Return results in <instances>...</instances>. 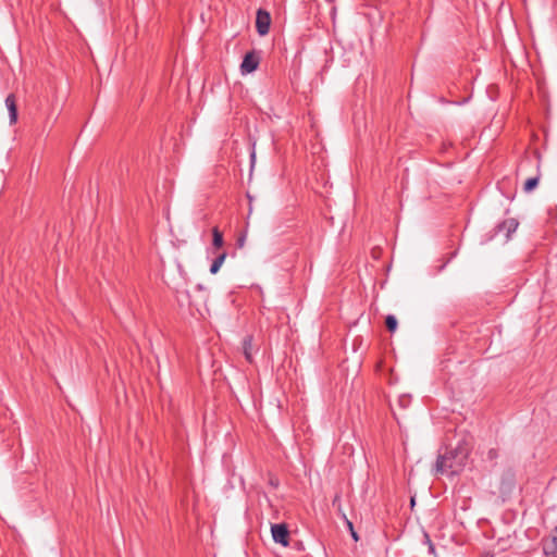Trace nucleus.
I'll use <instances>...</instances> for the list:
<instances>
[{"label":"nucleus","mask_w":557,"mask_h":557,"mask_svg":"<svg viewBox=\"0 0 557 557\" xmlns=\"http://www.w3.org/2000/svg\"><path fill=\"white\" fill-rule=\"evenodd\" d=\"M271 16L270 13L259 9L256 17V28L260 36H265L270 30Z\"/></svg>","instance_id":"nucleus-3"},{"label":"nucleus","mask_w":557,"mask_h":557,"mask_svg":"<svg viewBox=\"0 0 557 557\" xmlns=\"http://www.w3.org/2000/svg\"><path fill=\"white\" fill-rule=\"evenodd\" d=\"M398 401H399V405L405 408L409 405L410 398L408 396L404 395V396L399 397Z\"/></svg>","instance_id":"nucleus-14"},{"label":"nucleus","mask_w":557,"mask_h":557,"mask_svg":"<svg viewBox=\"0 0 557 557\" xmlns=\"http://www.w3.org/2000/svg\"><path fill=\"white\" fill-rule=\"evenodd\" d=\"M226 256H227V253L225 251L216 255V257L214 258V260L212 261L211 267H210L211 274H216L220 271L221 267L223 265V263L226 259Z\"/></svg>","instance_id":"nucleus-10"},{"label":"nucleus","mask_w":557,"mask_h":557,"mask_svg":"<svg viewBox=\"0 0 557 557\" xmlns=\"http://www.w3.org/2000/svg\"><path fill=\"white\" fill-rule=\"evenodd\" d=\"M537 184H539L537 177H530L525 181L523 189H524V191L529 193V191L533 190L537 186Z\"/></svg>","instance_id":"nucleus-13"},{"label":"nucleus","mask_w":557,"mask_h":557,"mask_svg":"<svg viewBox=\"0 0 557 557\" xmlns=\"http://www.w3.org/2000/svg\"><path fill=\"white\" fill-rule=\"evenodd\" d=\"M5 107L9 111L10 124H14L17 121V107L14 95L10 94L5 98Z\"/></svg>","instance_id":"nucleus-6"},{"label":"nucleus","mask_w":557,"mask_h":557,"mask_svg":"<svg viewBox=\"0 0 557 557\" xmlns=\"http://www.w3.org/2000/svg\"><path fill=\"white\" fill-rule=\"evenodd\" d=\"M338 511L342 518L344 519V522L347 529L349 530L351 537L354 539V541L357 542L359 540L358 533L355 531L352 522L347 518L346 513L342 510L341 504H338Z\"/></svg>","instance_id":"nucleus-11"},{"label":"nucleus","mask_w":557,"mask_h":557,"mask_svg":"<svg viewBox=\"0 0 557 557\" xmlns=\"http://www.w3.org/2000/svg\"><path fill=\"white\" fill-rule=\"evenodd\" d=\"M243 350H244V356H245L246 360L248 362H252L255 350H253V346H252V337L251 336H246L243 339Z\"/></svg>","instance_id":"nucleus-8"},{"label":"nucleus","mask_w":557,"mask_h":557,"mask_svg":"<svg viewBox=\"0 0 557 557\" xmlns=\"http://www.w3.org/2000/svg\"><path fill=\"white\" fill-rule=\"evenodd\" d=\"M425 539H426V542L429 543V546H430V550H433L434 547H433V544L431 543L430 539L428 535H425Z\"/></svg>","instance_id":"nucleus-16"},{"label":"nucleus","mask_w":557,"mask_h":557,"mask_svg":"<svg viewBox=\"0 0 557 557\" xmlns=\"http://www.w3.org/2000/svg\"><path fill=\"white\" fill-rule=\"evenodd\" d=\"M339 503V495H336L334 500H333V505L336 506V504Z\"/></svg>","instance_id":"nucleus-17"},{"label":"nucleus","mask_w":557,"mask_h":557,"mask_svg":"<svg viewBox=\"0 0 557 557\" xmlns=\"http://www.w3.org/2000/svg\"><path fill=\"white\" fill-rule=\"evenodd\" d=\"M197 289L200 290V292H203L205 287L201 284H199V285H197Z\"/></svg>","instance_id":"nucleus-19"},{"label":"nucleus","mask_w":557,"mask_h":557,"mask_svg":"<svg viewBox=\"0 0 557 557\" xmlns=\"http://www.w3.org/2000/svg\"><path fill=\"white\" fill-rule=\"evenodd\" d=\"M250 159H251V163H253V162H255V159H256V153H255V151H252V152H251V154H250Z\"/></svg>","instance_id":"nucleus-18"},{"label":"nucleus","mask_w":557,"mask_h":557,"mask_svg":"<svg viewBox=\"0 0 557 557\" xmlns=\"http://www.w3.org/2000/svg\"><path fill=\"white\" fill-rule=\"evenodd\" d=\"M543 549L545 555L557 557V527L554 529L550 539L544 542Z\"/></svg>","instance_id":"nucleus-5"},{"label":"nucleus","mask_w":557,"mask_h":557,"mask_svg":"<svg viewBox=\"0 0 557 557\" xmlns=\"http://www.w3.org/2000/svg\"><path fill=\"white\" fill-rule=\"evenodd\" d=\"M519 223L517 222V220L515 219H508V220H505L503 223H500L498 225V230L500 232H506V236L507 238L510 237V235L516 232L517 227H518Z\"/></svg>","instance_id":"nucleus-7"},{"label":"nucleus","mask_w":557,"mask_h":557,"mask_svg":"<svg viewBox=\"0 0 557 557\" xmlns=\"http://www.w3.org/2000/svg\"><path fill=\"white\" fill-rule=\"evenodd\" d=\"M386 327L389 332H395L397 330V319L395 315L389 314L385 320Z\"/></svg>","instance_id":"nucleus-12"},{"label":"nucleus","mask_w":557,"mask_h":557,"mask_svg":"<svg viewBox=\"0 0 557 557\" xmlns=\"http://www.w3.org/2000/svg\"><path fill=\"white\" fill-rule=\"evenodd\" d=\"M472 448V437L467 434H458L456 443L449 444L447 451L438 455L435 471L442 474L454 475L459 473L467 463Z\"/></svg>","instance_id":"nucleus-1"},{"label":"nucleus","mask_w":557,"mask_h":557,"mask_svg":"<svg viewBox=\"0 0 557 557\" xmlns=\"http://www.w3.org/2000/svg\"><path fill=\"white\" fill-rule=\"evenodd\" d=\"M497 456H498V454H497V450H496V449H494V448L488 449V451H487V458H488L490 460H494V459H496V458H497Z\"/></svg>","instance_id":"nucleus-15"},{"label":"nucleus","mask_w":557,"mask_h":557,"mask_svg":"<svg viewBox=\"0 0 557 557\" xmlns=\"http://www.w3.org/2000/svg\"><path fill=\"white\" fill-rule=\"evenodd\" d=\"M224 245L223 234L218 227L212 228V252L222 248Z\"/></svg>","instance_id":"nucleus-9"},{"label":"nucleus","mask_w":557,"mask_h":557,"mask_svg":"<svg viewBox=\"0 0 557 557\" xmlns=\"http://www.w3.org/2000/svg\"><path fill=\"white\" fill-rule=\"evenodd\" d=\"M271 533L273 541L283 545L284 547L289 545V531L285 523H275L271 525Z\"/></svg>","instance_id":"nucleus-2"},{"label":"nucleus","mask_w":557,"mask_h":557,"mask_svg":"<svg viewBox=\"0 0 557 557\" xmlns=\"http://www.w3.org/2000/svg\"><path fill=\"white\" fill-rule=\"evenodd\" d=\"M258 64H259L258 57L252 52H248L244 57V60L240 65V70L243 73H251L258 67Z\"/></svg>","instance_id":"nucleus-4"}]
</instances>
